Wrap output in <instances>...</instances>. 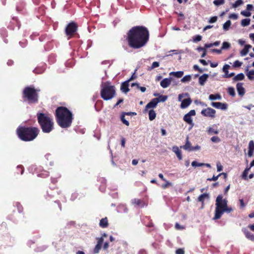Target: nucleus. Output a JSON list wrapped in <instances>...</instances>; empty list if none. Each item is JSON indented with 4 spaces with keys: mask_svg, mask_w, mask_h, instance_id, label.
<instances>
[{
    "mask_svg": "<svg viewBox=\"0 0 254 254\" xmlns=\"http://www.w3.org/2000/svg\"><path fill=\"white\" fill-rule=\"evenodd\" d=\"M168 97L166 95H160L159 98H157L159 99V102H165L167 99Z\"/></svg>",
    "mask_w": 254,
    "mask_h": 254,
    "instance_id": "45",
    "label": "nucleus"
},
{
    "mask_svg": "<svg viewBox=\"0 0 254 254\" xmlns=\"http://www.w3.org/2000/svg\"><path fill=\"white\" fill-rule=\"evenodd\" d=\"M189 94L186 93L185 94H181L179 95L178 100L181 101V108L182 109H185L187 108L192 102V100L190 98L185 99L182 100V98L185 96H188Z\"/></svg>",
    "mask_w": 254,
    "mask_h": 254,
    "instance_id": "9",
    "label": "nucleus"
},
{
    "mask_svg": "<svg viewBox=\"0 0 254 254\" xmlns=\"http://www.w3.org/2000/svg\"><path fill=\"white\" fill-rule=\"evenodd\" d=\"M176 254H185V251L183 249H178L176 251Z\"/></svg>",
    "mask_w": 254,
    "mask_h": 254,
    "instance_id": "59",
    "label": "nucleus"
},
{
    "mask_svg": "<svg viewBox=\"0 0 254 254\" xmlns=\"http://www.w3.org/2000/svg\"><path fill=\"white\" fill-rule=\"evenodd\" d=\"M217 19H218L217 16H213L210 18V19L208 21V22L210 23H215L217 21Z\"/></svg>",
    "mask_w": 254,
    "mask_h": 254,
    "instance_id": "51",
    "label": "nucleus"
},
{
    "mask_svg": "<svg viewBox=\"0 0 254 254\" xmlns=\"http://www.w3.org/2000/svg\"><path fill=\"white\" fill-rule=\"evenodd\" d=\"M103 241H104V239L102 237H100L98 239L97 244L95 246V247L93 250V252L94 254L99 253V251L101 249Z\"/></svg>",
    "mask_w": 254,
    "mask_h": 254,
    "instance_id": "13",
    "label": "nucleus"
},
{
    "mask_svg": "<svg viewBox=\"0 0 254 254\" xmlns=\"http://www.w3.org/2000/svg\"><path fill=\"white\" fill-rule=\"evenodd\" d=\"M228 93L229 94L233 97H234L236 95L235 89L233 87H229L228 89Z\"/></svg>",
    "mask_w": 254,
    "mask_h": 254,
    "instance_id": "39",
    "label": "nucleus"
},
{
    "mask_svg": "<svg viewBox=\"0 0 254 254\" xmlns=\"http://www.w3.org/2000/svg\"><path fill=\"white\" fill-rule=\"evenodd\" d=\"M211 105L216 109L222 110H226L228 108V104L226 103L212 102L211 103Z\"/></svg>",
    "mask_w": 254,
    "mask_h": 254,
    "instance_id": "12",
    "label": "nucleus"
},
{
    "mask_svg": "<svg viewBox=\"0 0 254 254\" xmlns=\"http://www.w3.org/2000/svg\"><path fill=\"white\" fill-rule=\"evenodd\" d=\"M239 202L240 203V208H242V209L244 208L245 207L246 205H245V203L244 202L243 199H239Z\"/></svg>",
    "mask_w": 254,
    "mask_h": 254,
    "instance_id": "61",
    "label": "nucleus"
},
{
    "mask_svg": "<svg viewBox=\"0 0 254 254\" xmlns=\"http://www.w3.org/2000/svg\"><path fill=\"white\" fill-rule=\"evenodd\" d=\"M183 74L184 71H178L176 72L173 71L170 73V75H173L177 78H181L183 76Z\"/></svg>",
    "mask_w": 254,
    "mask_h": 254,
    "instance_id": "29",
    "label": "nucleus"
},
{
    "mask_svg": "<svg viewBox=\"0 0 254 254\" xmlns=\"http://www.w3.org/2000/svg\"><path fill=\"white\" fill-rule=\"evenodd\" d=\"M77 24L74 22L71 21L69 22L65 28V33L69 38L72 37L74 34H75L78 29Z\"/></svg>",
    "mask_w": 254,
    "mask_h": 254,
    "instance_id": "8",
    "label": "nucleus"
},
{
    "mask_svg": "<svg viewBox=\"0 0 254 254\" xmlns=\"http://www.w3.org/2000/svg\"><path fill=\"white\" fill-rule=\"evenodd\" d=\"M165 182H166V183L165 184H163L162 185V188L164 189H165L167 188L168 187H169V186H171V183H170L169 182H168L167 180Z\"/></svg>",
    "mask_w": 254,
    "mask_h": 254,
    "instance_id": "55",
    "label": "nucleus"
},
{
    "mask_svg": "<svg viewBox=\"0 0 254 254\" xmlns=\"http://www.w3.org/2000/svg\"><path fill=\"white\" fill-rule=\"evenodd\" d=\"M208 74L206 73L201 75L198 78L199 84L201 86L204 85L205 82L207 81V78H208Z\"/></svg>",
    "mask_w": 254,
    "mask_h": 254,
    "instance_id": "21",
    "label": "nucleus"
},
{
    "mask_svg": "<svg viewBox=\"0 0 254 254\" xmlns=\"http://www.w3.org/2000/svg\"><path fill=\"white\" fill-rule=\"evenodd\" d=\"M156 114L153 110H151L149 111V119L150 121H153L155 119Z\"/></svg>",
    "mask_w": 254,
    "mask_h": 254,
    "instance_id": "33",
    "label": "nucleus"
},
{
    "mask_svg": "<svg viewBox=\"0 0 254 254\" xmlns=\"http://www.w3.org/2000/svg\"><path fill=\"white\" fill-rule=\"evenodd\" d=\"M222 194L217 196L216 199V207L215 209V214L213 217L214 220L220 219L222 215V210L226 207L228 201L226 199L223 198Z\"/></svg>",
    "mask_w": 254,
    "mask_h": 254,
    "instance_id": "7",
    "label": "nucleus"
},
{
    "mask_svg": "<svg viewBox=\"0 0 254 254\" xmlns=\"http://www.w3.org/2000/svg\"><path fill=\"white\" fill-rule=\"evenodd\" d=\"M216 167H217V171L218 172H220L222 171L223 170V166H222L220 162H218L216 164Z\"/></svg>",
    "mask_w": 254,
    "mask_h": 254,
    "instance_id": "50",
    "label": "nucleus"
},
{
    "mask_svg": "<svg viewBox=\"0 0 254 254\" xmlns=\"http://www.w3.org/2000/svg\"><path fill=\"white\" fill-rule=\"evenodd\" d=\"M243 3V1L242 0H237L233 4L232 6L233 7L236 8Z\"/></svg>",
    "mask_w": 254,
    "mask_h": 254,
    "instance_id": "42",
    "label": "nucleus"
},
{
    "mask_svg": "<svg viewBox=\"0 0 254 254\" xmlns=\"http://www.w3.org/2000/svg\"><path fill=\"white\" fill-rule=\"evenodd\" d=\"M224 0H215L213 1V3L215 5H219L221 4H223L224 3Z\"/></svg>",
    "mask_w": 254,
    "mask_h": 254,
    "instance_id": "46",
    "label": "nucleus"
},
{
    "mask_svg": "<svg viewBox=\"0 0 254 254\" xmlns=\"http://www.w3.org/2000/svg\"><path fill=\"white\" fill-rule=\"evenodd\" d=\"M244 78H245L244 74L243 73H239L238 74H237V75H236L233 78V79L234 81H237L242 80L244 79Z\"/></svg>",
    "mask_w": 254,
    "mask_h": 254,
    "instance_id": "31",
    "label": "nucleus"
},
{
    "mask_svg": "<svg viewBox=\"0 0 254 254\" xmlns=\"http://www.w3.org/2000/svg\"><path fill=\"white\" fill-rule=\"evenodd\" d=\"M16 207H17L18 211L19 212H22L23 210V208L20 203L17 202L16 203Z\"/></svg>",
    "mask_w": 254,
    "mask_h": 254,
    "instance_id": "52",
    "label": "nucleus"
},
{
    "mask_svg": "<svg viewBox=\"0 0 254 254\" xmlns=\"http://www.w3.org/2000/svg\"><path fill=\"white\" fill-rule=\"evenodd\" d=\"M147 28L143 26L132 27L127 33V40L129 47L137 49L144 46L149 40Z\"/></svg>",
    "mask_w": 254,
    "mask_h": 254,
    "instance_id": "1",
    "label": "nucleus"
},
{
    "mask_svg": "<svg viewBox=\"0 0 254 254\" xmlns=\"http://www.w3.org/2000/svg\"><path fill=\"white\" fill-rule=\"evenodd\" d=\"M241 14L245 16L249 17L251 15V13L249 11L243 10L241 12Z\"/></svg>",
    "mask_w": 254,
    "mask_h": 254,
    "instance_id": "48",
    "label": "nucleus"
},
{
    "mask_svg": "<svg viewBox=\"0 0 254 254\" xmlns=\"http://www.w3.org/2000/svg\"><path fill=\"white\" fill-rule=\"evenodd\" d=\"M40 89L35 88L34 85L26 86L22 92V98L24 102L28 104H36L39 101Z\"/></svg>",
    "mask_w": 254,
    "mask_h": 254,
    "instance_id": "5",
    "label": "nucleus"
},
{
    "mask_svg": "<svg viewBox=\"0 0 254 254\" xmlns=\"http://www.w3.org/2000/svg\"><path fill=\"white\" fill-rule=\"evenodd\" d=\"M191 75H186L184 77H183L182 79H181V81L182 82H189L191 80Z\"/></svg>",
    "mask_w": 254,
    "mask_h": 254,
    "instance_id": "35",
    "label": "nucleus"
},
{
    "mask_svg": "<svg viewBox=\"0 0 254 254\" xmlns=\"http://www.w3.org/2000/svg\"><path fill=\"white\" fill-rule=\"evenodd\" d=\"M159 102V99L156 98L153 99L150 102H149L145 106V110H147L150 108H155L157 104Z\"/></svg>",
    "mask_w": 254,
    "mask_h": 254,
    "instance_id": "14",
    "label": "nucleus"
},
{
    "mask_svg": "<svg viewBox=\"0 0 254 254\" xmlns=\"http://www.w3.org/2000/svg\"><path fill=\"white\" fill-rule=\"evenodd\" d=\"M202 37L200 35H197L193 37V41L194 42H199L201 40Z\"/></svg>",
    "mask_w": 254,
    "mask_h": 254,
    "instance_id": "44",
    "label": "nucleus"
},
{
    "mask_svg": "<svg viewBox=\"0 0 254 254\" xmlns=\"http://www.w3.org/2000/svg\"><path fill=\"white\" fill-rule=\"evenodd\" d=\"M121 120L123 124L127 126L129 125V122L125 119V114L123 113L121 117Z\"/></svg>",
    "mask_w": 254,
    "mask_h": 254,
    "instance_id": "37",
    "label": "nucleus"
},
{
    "mask_svg": "<svg viewBox=\"0 0 254 254\" xmlns=\"http://www.w3.org/2000/svg\"><path fill=\"white\" fill-rule=\"evenodd\" d=\"M249 79L253 80L254 78V70H250L247 74Z\"/></svg>",
    "mask_w": 254,
    "mask_h": 254,
    "instance_id": "41",
    "label": "nucleus"
},
{
    "mask_svg": "<svg viewBox=\"0 0 254 254\" xmlns=\"http://www.w3.org/2000/svg\"><path fill=\"white\" fill-rule=\"evenodd\" d=\"M109 225L108 220L107 217H105L100 220L99 226L103 228H107Z\"/></svg>",
    "mask_w": 254,
    "mask_h": 254,
    "instance_id": "24",
    "label": "nucleus"
},
{
    "mask_svg": "<svg viewBox=\"0 0 254 254\" xmlns=\"http://www.w3.org/2000/svg\"><path fill=\"white\" fill-rule=\"evenodd\" d=\"M195 114L196 113L195 110H191L189 113L186 114L183 118L184 121L188 124L190 125L191 127L194 126V123L193 122L192 119H191V116H194Z\"/></svg>",
    "mask_w": 254,
    "mask_h": 254,
    "instance_id": "10",
    "label": "nucleus"
},
{
    "mask_svg": "<svg viewBox=\"0 0 254 254\" xmlns=\"http://www.w3.org/2000/svg\"><path fill=\"white\" fill-rule=\"evenodd\" d=\"M171 83V78H166L160 82V85L164 88L168 87Z\"/></svg>",
    "mask_w": 254,
    "mask_h": 254,
    "instance_id": "18",
    "label": "nucleus"
},
{
    "mask_svg": "<svg viewBox=\"0 0 254 254\" xmlns=\"http://www.w3.org/2000/svg\"><path fill=\"white\" fill-rule=\"evenodd\" d=\"M175 228L177 230H182L184 229V227L180 225L178 223L175 224Z\"/></svg>",
    "mask_w": 254,
    "mask_h": 254,
    "instance_id": "60",
    "label": "nucleus"
},
{
    "mask_svg": "<svg viewBox=\"0 0 254 254\" xmlns=\"http://www.w3.org/2000/svg\"><path fill=\"white\" fill-rule=\"evenodd\" d=\"M199 62L201 64H202L203 65H207L208 64L207 62L205 60H203V59H200V60H199Z\"/></svg>",
    "mask_w": 254,
    "mask_h": 254,
    "instance_id": "63",
    "label": "nucleus"
},
{
    "mask_svg": "<svg viewBox=\"0 0 254 254\" xmlns=\"http://www.w3.org/2000/svg\"><path fill=\"white\" fill-rule=\"evenodd\" d=\"M210 62V66L212 67H216L218 65V63H211L210 61H209Z\"/></svg>",
    "mask_w": 254,
    "mask_h": 254,
    "instance_id": "64",
    "label": "nucleus"
},
{
    "mask_svg": "<svg viewBox=\"0 0 254 254\" xmlns=\"http://www.w3.org/2000/svg\"><path fill=\"white\" fill-rule=\"evenodd\" d=\"M209 99L211 100H215L216 99L221 100V96L219 94H210L209 96Z\"/></svg>",
    "mask_w": 254,
    "mask_h": 254,
    "instance_id": "32",
    "label": "nucleus"
},
{
    "mask_svg": "<svg viewBox=\"0 0 254 254\" xmlns=\"http://www.w3.org/2000/svg\"><path fill=\"white\" fill-rule=\"evenodd\" d=\"M131 202L133 204L138 206L143 207L144 206L143 201L138 198H134L132 199L131 200Z\"/></svg>",
    "mask_w": 254,
    "mask_h": 254,
    "instance_id": "26",
    "label": "nucleus"
},
{
    "mask_svg": "<svg viewBox=\"0 0 254 254\" xmlns=\"http://www.w3.org/2000/svg\"><path fill=\"white\" fill-rule=\"evenodd\" d=\"M231 24L230 20H227L223 25V28L224 30H228Z\"/></svg>",
    "mask_w": 254,
    "mask_h": 254,
    "instance_id": "36",
    "label": "nucleus"
},
{
    "mask_svg": "<svg viewBox=\"0 0 254 254\" xmlns=\"http://www.w3.org/2000/svg\"><path fill=\"white\" fill-rule=\"evenodd\" d=\"M222 175H224L225 179L227 178V174L226 173H221L216 176L215 175H213L211 178H208L207 179V180L208 181H216L218 180V178Z\"/></svg>",
    "mask_w": 254,
    "mask_h": 254,
    "instance_id": "25",
    "label": "nucleus"
},
{
    "mask_svg": "<svg viewBox=\"0 0 254 254\" xmlns=\"http://www.w3.org/2000/svg\"><path fill=\"white\" fill-rule=\"evenodd\" d=\"M243 233H244L247 239H248L251 241H254V234H252L251 232L249 231L246 229H244L243 230Z\"/></svg>",
    "mask_w": 254,
    "mask_h": 254,
    "instance_id": "22",
    "label": "nucleus"
},
{
    "mask_svg": "<svg viewBox=\"0 0 254 254\" xmlns=\"http://www.w3.org/2000/svg\"><path fill=\"white\" fill-rule=\"evenodd\" d=\"M40 132L37 127L20 126L16 129L18 137L24 141H30L35 139Z\"/></svg>",
    "mask_w": 254,
    "mask_h": 254,
    "instance_id": "3",
    "label": "nucleus"
},
{
    "mask_svg": "<svg viewBox=\"0 0 254 254\" xmlns=\"http://www.w3.org/2000/svg\"><path fill=\"white\" fill-rule=\"evenodd\" d=\"M233 211V209L231 207H228V205H226V207H225L224 209L222 210V215L224 212H226L227 213H231Z\"/></svg>",
    "mask_w": 254,
    "mask_h": 254,
    "instance_id": "38",
    "label": "nucleus"
},
{
    "mask_svg": "<svg viewBox=\"0 0 254 254\" xmlns=\"http://www.w3.org/2000/svg\"><path fill=\"white\" fill-rule=\"evenodd\" d=\"M55 116L58 125L62 128H68L73 120L72 113L65 107H58L56 110Z\"/></svg>",
    "mask_w": 254,
    "mask_h": 254,
    "instance_id": "2",
    "label": "nucleus"
},
{
    "mask_svg": "<svg viewBox=\"0 0 254 254\" xmlns=\"http://www.w3.org/2000/svg\"><path fill=\"white\" fill-rule=\"evenodd\" d=\"M236 88L238 94L241 97L243 96L245 94V89L243 87V83L241 82L238 83Z\"/></svg>",
    "mask_w": 254,
    "mask_h": 254,
    "instance_id": "16",
    "label": "nucleus"
},
{
    "mask_svg": "<svg viewBox=\"0 0 254 254\" xmlns=\"http://www.w3.org/2000/svg\"><path fill=\"white\" fill-rule=\"evenodd\" d=\"M252 48L250 45H245L244 49L241 51L240 54L242 56H246L249 52V49Z\"/></svg>",
    "mask_w": 254,
    "mask_h": 254,
    "instance_id": "28",
    "label": "nucleus"
},
{
    "mask_svg": "<svg viewBox=\"0 0 254 254\" xmlns=\"http://www.w3.org/2000/svg\"><path fill=\"white\" fill-rule=\"evenodd\" d=\"M209 195L207 193H203L200 194L197 198V201L201 202V208L204 206V201L205 199H209Z\"/></svg>",
    "mask_w": 254,
    "mask_h": 254,
    "instance_id": "17",
    "label": "nucleus"
},
{
    "mask_svg": "<svg viewBox=\"0 0 254 254\" xmlns=\"http://www.w3.org/2000/svg\"><path fill=\"white\" fill-rule=\"evenodd\" d=\"M159 66V63L157 62H154L152 63L151 66L148 68L149 70H151L152 69L158 67Z\"/></svg>",
    "mask_w": 254,
    "mask_h": 254,
    "instance_id": "40",
    "label": "nucleus"
},
{
    "mask_svg": "<svg viewBox=\"0 0 254 254\" xmlns=\"http://www.w3.org/2000/svg\"><path fill=\"white\" fill-rule=\"evenodd\" d=\"M192 146H191V144L189 140V138L187 137V140H186V143L183 146H182V147L185 150L190 151V149L192 148Z\"/></svg>",
    "mask_w": 254,
    "mask_h": 254,
    "instance_id": "30",
    "label": "nucleus"
},
{
    "mask_svg": "<svg viewBox=\"0 0 254 254\" xmlns=\"http://www.w3.org/2000/svg\"><path fill=\"white\" fill-rule=\"evenodd\" d=\"M129 80L126 81L122 83L121 86V90L124 93H127L129 90L128 88Z\"/></svg>",
    "mask_w": 254,
    "mask_h": 254,
    "instance_id": "19",
    "label": "nucleus"
},
{
    "mask_svg": "<svg viewBox=\"0 0 254 254\" xmlns=\"http://www.w3.org/2000/svg\"><path fill=\"white\" fill-rule=\"evenodd\" d=\"M125 143H126V139L124 137H122V139H121V142L122 147L124 148L125 147Z\"/></svg>",
    "mask_w": 254,
    "mask_h": 254,
    "instance_id": "62",
    "label": "nucleus"
},
{
    "mask_svg": "<svg viewBox=\"0 0 254 254\" xmlns=\"http://www.w3.org/2000/svg\"><path fill=\"white\" fill-rule=\"evenodd\" d=\"M230 47V44L227 42H224L222 44V48L223 49H228Z\"/></svg>",
    "mask_w": 254,
    "mask_h": 254,
    "instance_id": "54",
    "label": "nucleus"
},
{
    "mask_svg": "<svg viewBox=\"0 0 254 254\" xmlns=\"http://www.w3.org/2000/svg\"><path fill=\"white\" fill-rule=\"evenodd\" d=\"M37 121L43 132L48 133L54 129V123L52 116L49 113H38Z\"/></svg>",
    "mask_w": 254,
    "mask_h": 254,
    "instance_id": "4",
    "label": "nucleus"
},
{
    "mask_svg": "<svg viewBox=\"0 0 254 254\" xmlns=\"http://www.w3.org/2000/svg\"><path fill=\"white\" fill-rule=\"evenodd\" d=\"M191 165L193 167H200V166H204V164H203V163H198L196 161H193L191 163Z\"/></svg>",
    "mask_w": 254,
    "mask_h": 254,
    "instance_id": "47",
    "label": "nucleus"
},
{
    "mask_svg": "<svg viewBox=\"0 0 254 254\" xmlns=\"http://www.w3.org/2000/svg\"><path fill=\"white\" fill-rule=\"evenodd\" d=\"M173 150L176 153L178 159L179 160H182V152L179 149V148L177 146H174L173 147Z\"/></svg>",
    "mask_w": 254,
    "mask_h": 254,
    "instance_id": "27",
    "label": "nucleus"
},
{
    "mask_svg": "<svg viewBox=\"0 0 254 254\" xmlns=\"http://www.w3.org/2000/svg\"><path fill=\"white\" fill-rule=\"evenodd\" d=\"M207 131L209 134H212L213 133L217 134L219 133L216 125H213L212 127H208Z\"/></svg>",
    "mask_w": 254,
    "mask_h": 254,
    "instance_id": "23",
    "label": "nucleus"
},
{
    "mask_svg": "<svg viewBox=\"0 0 254 254\" xmlns=\"http://www.w3.org/2000/svg\"><path fill=\"white\" fill-rule=\"evenodd\" d=\"M250 19L248 18L244 19L241 21V25L242 26H247L250 24Z\"/></svg>",
    "mask_w": 254,
    "mask_h": 254,
    "instance_id": "34",
    "label": "nucleus"
},
{
    "mask_svg": "<svg viewBox=\"0 0 254 254\" xmlns=\"http://www.w3.org/2000/svg\"><path fill=\"white\" fill-rule=\"evenodd\" d=\"M254 151V142L253 140H251L249 143V150L248 156L251 157L253 155Z\"/></svg>",
    "mask_w": 254,
    "mask_h": 254,
    "instance_id": "20",
    "label": "nucleus"
},
{
    "mask_svg": "<svg viewBox=\"0 0 254 254\" xmlns=\"http://www.w3.org/2000/svg\"><path fill=\"white\" fill-rule=\"evenodd\" d=\"M216 111L210 107L203 109L201 112V114L206 117L214 118L215 117Z\"/></svg>",
    "mask_w": 254,
    "mask_h": 254,
    "instance_id": "11",
    "label": "nucleus"
},
{
    "mask_svg": "<svg viewBox=\"0 0 254 254\" xmlns=\"http://www.w3.org/2000/svg\"><path fill=\"white\" fill-rule=\"evenodd\" d=\"M242 62H240L239 61H236L234 62V63L233 64V66L234 67H238L241 66L242 65Z\"/></svg>",
    "mask_w": 254,
    "mask_h": 254,
    "instance_id": "53",
    "label": "nucleus"
},
{
    "mask_svg": "<svg viewBox=\"0 0 254 254\" xmlns=\"http://www.w3.org/2000/svg\"><path fill=\"white\" fill-rule=\"evenodd\" d=\"M211 140L213 142H219L221 140L218 136H214L211 138Z\"/></svg>",
    "mask_w": 254,
    "mask_h": 254,
    "instance_id": "49",
    "label": "nucleus"
},
{
    "mask_svg": "<svg viewBox=\"0 0 254 254\" xmlns=\"http://www.w3.org/2000/svg\"><path fill=\"white\" fill-rule=\"evenodd\" d=\"M17 173L20 172V174H23L24 173V167L22 165H19L17 167Z\"/></svg>",
    "mask_w": 254,
    "mask_h": 254,
    "instance_id": "43",
    "label": "nucleus"
},
{
    "mask_svg": "<svg viewBox=\"0 0 254 254\" xmlns=\"http://www.w3.org/2000/svg\"><path fill=\"white\" fill-rule=\"evenodd\" d=\"M230 67V66L228 64H225L223 67V71L225 73V75L223 76V77L225 78H230L233 76L235 75L234 72H232L231 73H229V71H228V69Z\"/></svg>",
    "mask_w": 254,
    "mask_h": 254,
    "instance_id": "15",
    "label": "nucleus"
},
{
    "mask_svg": "<svg viewBox=\"0 0 254 254\" xmlns=\"http://www.w3.org/2000/svg\"><path fill=\"white\" fill-rule=\"evenodd\" d=\"M193 68L194 70H197V71H199L200 73L203 72V70H202V69L199 68L198 65H197V64L194 65L193 66Z\"/></svg>",
    "mask_w": 254,
    "mask_h": 254,
    "instance_id": "58",
    "label": "nucleus"
},
{
    "mask_svg": "<svg viewBox=\"0 0 254 254\" xmlns=\"http://www.w3.org/2000/svg\"><path fill=\"white\" fill-rule=\"evenodd\" d=\"M100 95L101 98L104 100L112 99L116 95L115 86L111 85L109 81L104 83L101 86Z\"/></svg>",
    "mask_w": 254,
    "mask_h": 254,
    "instance_id": "6",
    "label": "nucleus"
},
{
    "mask_svg": "<svg viewBox=\"0 0 254 254\" xmlns=\"http://www.w3.org/2000/svg\"><path fill=\"white\" fill-rule=\"evenodd\" d=\"M250 169V168H247L245 169V170L243 172V178L244 179H247V175H248V171H249V170Z\"/></svg>",
    "mask_w": 254,
    "mask_h": 254,
    "instance_id": "56",
    "label": "nucleus"
},
{
    "mask_svg": "<svg viewBox=\"0 0 254 254\" xmlns=\"http://www.w3.org/2000/svg\"><path fill=\"white\" fill-rule=\"evenodd\" d=\"M238 17V15L236 13L230 14L229 16V18L232 19H237Z\"/></svg>",
    "mask_w": 254,
    "mask_h": 254,
    "instance_id": "57",
    "label": "nucleus"
}]
</instances>
